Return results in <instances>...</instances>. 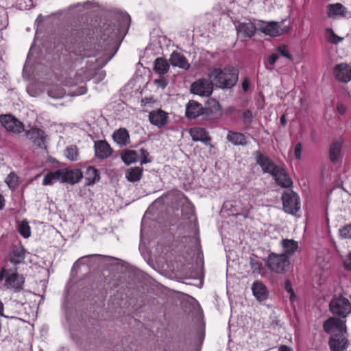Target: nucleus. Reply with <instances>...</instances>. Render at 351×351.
Returning <instances> with one entry per match:
<instances>
[{
    "mask_svg": "<svg viewBox=\"0 0 351 351\" xmlns=\"http://www.w3.org/2000/svg\"><path fill=\"white\" fill-rule=\"evenodd\" d=\"M239 69L233 66L213 69L208 76L215 85L220 88H231L239 80Z\"/></svg>",
    "mask_w": 351,
    "mask_h": 351,
    "instance_id": "obj_1",
    "label": "nucleus"
},
{
    "mask_svg": "<svg viewBox=\"0 0 351 351\" xmlns=\"http://www.w3.org/2000/svg\"><path fill=\"white\" fill-rule=\"evenodd\" d=\"M82 36L86 35L83 40L79 43L74 49V53L82 58L95 57L97 53V44L93 36V32L89 29H82Z\"/></svg>",
    "mask_w": 351,
    "mask_h": 351,
    "instance_id": "obj_2",
    "label": "nucleus"
},
{
    "mask_svg": "<svg viewBox=\"0 0 351 351\" xmlns=\"http://www.w3.org/2000/svg\"><path fill=\"white\" fill-rule=\"evenodd\" d=\"M4 281L3 287L7 289H13L15 292L23 290L25 278L18 273V269H6L3 267L0 270V281Z\"/></svg>",
    "mask_w": 351,
    "mask_h": 351,
    "instance_id": "obj_3",
    "label": "nucleus"
},
{
    "mask_svg": "<svg viewBox=\"0 0 351 351\" xmlns=\"http://www.w3.org/2000/svg\"><path fill=\"white\" fill-rule=\"evenodd\" d=\"M328 307L331 314L339 318L346 319L351 314V302L341 294L334 295Z\"/></svg>",
    "mask_w": 351,
    "mask_h": 351,
    "instance_id": "obj_4",
    "label": "nucleus"
},
{
    "mask_svg": "<svg viewBox=\"0 0 351 351\" xmlns=\"http://www.w3.org/2000/svg\"><path fill=\"white\" fill-rule=\"evenodd\" d=\"M290 264L289 257L286 254L271 252L265 261V266L273 272L283 274Z\"/></svg>",
    "mask_w": 351,
    "mask_h": 351,
    "instance_id": "obj_5",
    "label": "nucleus"
},
{
    "mask_svg": "<svg viewBox=\"0 0 351 351\" xmlns=\"http://www.w3.org/2000/svg\"><path fill=\"white\" fill-rule=\"evenodd\" d=\"M283 210L285 213L295 215L301 208L299 195L292 190L285 191L282 195Z\"/></svg>",
    "mask_w": 351,
    "mask_h": 351,
    "instance_id": "obj_6",
    "label": "nucleus"
},
{
    "mask_svg": "<svg viewBox=\"0 0 351 351\" xmlns=\"http://www.w3.org/2000/svg\"><path fill=\"white\" fill-rule=\"evenodd\" d=\"M97 71V60H88L84 66L77 71L74 77L75 83L90 80L96 75Z\"/></svg>",
    "mask_w": 351,
    "mask_h": 351,
    "instance_id": "obj_7",
    "label": "nucleus"
},
{
    "mask_svg": "<svg viewBox=\"0 0 351 351\" xmlns=\"http://www.w3.org/2000/svg\"><path fill=\"white\" fill-rule=\"evenodd\" d=\"M282 23L278 22H262L258 27L259 30L265 34L272 37H276L284 33H287L290 30L289 26L282 27Z\"/></svg>",
    "mask_w": 351,
    "mask_h": 351,
    "instance_id": "obj_8",
    "label": "nucleus"
},
{
    "mask_svg": "<svg viewBox=\"0 0 351 351\" xmlns=\"http://www.w3.org/2000/svg\"><path fill=\"white\" fill-rule=\"evenodd\" d=\"M323 329L327 334H331L335 331L339 333H346L347 326L346 319L339 318L337 316H332L324 321Z\"/></svg>",
    "mask_w": 351,
    "mask_h": 351,
    "instance_id": "obj_9",
    "label": "nucleus"
},
{
    "mask_svg": "<svg viewBox=\"0 0 351 351\" xmlns=\"http://www.w3.org/2000/svg\"><path fill=\"white\" fill-rule=\"evenodd\" d=\"M256 163L261 167L264 173L271 176L280 165H277L269 157L257 150L253 153Z\"/></svg>",
    "mask_w": 351,
    "mask_h": 351,
    "instance_id": "obj_10",
    "label": "nucleus"
},
{
    "mask_svg": "<svg viewBox=\"0 0 351 351\" xmlns=\"http://www.w3.org/2000/svg\"><path fill=\"white\" fill-rule=\"evenodd\" d=\"M213 84L212 80L202 78L191 84V90L193 94L200 96H209L213 90Z\"/></svg>",
    "mask_w": 351,
    "mask_h": 351,
    "instance_id": "obj_11",
    "label": "nucleus"
},
{
    "mask_svg": "<svg viewBox=\"0 0 351 351\" xmlns=\"http://www.w3.org/2000/svg\"><path fill=\"white\" fill-rule=\"evenodd\" d=\"M0 122L7 130L13 133L20 134L24 131L23 123L12 114L1 115Z\"/></svg>",
    "mask_w": 351,
    "mask_h": 351,
    "instance_id": "obj_12",
    "label": "nucleus"
},
{
    "mask_svg": "<svg viewBox=\"0 0 351 351\" xmlns=\"http://www.w3.org/2000/svg\"><path fill=\"white\" fill-rule=\"evenodd\" d=\"M346 333H337L332 335L328 340L330 351H345L349 345Z\"/></svg>",
    "mask_w": 351,
    "mask_h": 351,
    "instance_id": "obj_13",
    "label": "nucleus"
},
{
    "mask_svg": "<svg viewBox=\"0 0 351 351\" xmlns=\"http://www.w3.org/2000/svg\"><path fill=\"white\" fill-rule=\"evenodd\" d=\"M271 176L276 184L282 188H289L293 185V181L283 165H280Z\"/></svg>",
    "mask_w": 351,
    "mask_h": 351,
    "instance_id": "obj_14",
    "label": "nucleus"
},
{
    "mask_svg": "<svg viewBox=\"0 0 351 351\" xmlns=\"http://www.w3.org/2000/svg\"><path fill=\"white\" fill-rule=\"evenodd\" d=\"M333 74L335 79L343 83L351 81V66L347 63H339L335 66Z\"/></svg>",
    "mask_w": 351,
    "mask_h": 351,
    "instance_id": "obj_15",
    "label": "nucleus"
},
{
    "mask_svg": "<svg viewBox=\"0 0 351 351\" xmlns=\"http://www.w3.org/2000/svg\"><path fill=\"white\" fill-rule=\"evenodd\" d=\"M95 157L104 160L110 157L113 149L106 140H98L94 143Z\"/></svg>",
    "mask_w": 351,
    "mask_h": 351,
    "instance_id": "obj_16",
    "label": "nucleus"
},
{
    "mask_svg": "<svg viewBox=\"0 0 351 351\" xmlns=\"http://www.w3.org/2000/svg\"><path fill=\"white\" fill-rule=\"evenodd\" d=\"M204 114L209 119L219 117L221 115V110L219 101L215 99H208L204 108Z\"/></svg>",
    "mask_w": 351,
    "mask_h": 351,
    "instance_id": "obj_17",
    "label": "nucleus"
},
{
    "mask_svg": "<svg viewBox=\"0 0 351 351\" xmlns=\"http://www.w3.org/2000/svg\"><path fill=\"white\" fill-rule=\"evenodd\" d=\"M149 120L152 125L162 128L168 123V114L161 109L154 110L149 113Z\"/></svg>",
    "mask_w": 351,
    "mask_h": 351,
    "instance_id": "obj_18",
    "label": "nucleus"
},
{
    "mask_svg": "<svg viewBox=\"0 0 351 351\" xmlns=\"http://www.w3.org/2000/svg\"><path fill=\"white\" fill-rule=\"evenodd\" d=\"M189 134L193 141H201L206 145L213 147L210 143L211 138L206 129L203 128H192L189 130Z\"/></svg>",
    "mask_w": 351,
    "mask_h": 351,
    "instance_id": "obj_19",
    "label": "nucleus"
},
{
    "mask_svg": "<svg viewBox=\"0 0 351 351\" xmlns=\"http://www.w3.org/2000/svg\"><path fill=\"white\" fill-rule=\"evenodd\" d=\"M26 255L25 249L21 246H14L8 254L7 259L14 265L22 263Z\"/></svg>",
    "mask_w": 351,
    "mask_h": 351,
    "instance_id": "obj_20",
    "label": "nucleus"
},
{
    "mask_svg": "<svg viewBox=\"0 0 351 351\" xmlns=\"http://www.w3.org/2000/svg\"><path fill=\"white\" fill-rule=\"evenodd\" d=\"M327 16L331 19L344 18L348 13L347 8L340 3L328 4L326 6Z\"/></svg>",
    "mask_w": 351,
    "mask_h": 351,
    "instance_id": "obj_21",
    "label": "nucleus"
},
{
    "mask_svg": "<svg viewBox=\"0 0 351 351\" xmlns=\"http://www.w3.org/2000/svg\"><path fill=\"white\" fill-rule=\"evenodd\" d=\"M63 171V183L75 184L80 182L83 178V173L79 169H70L68 168L62 169Z\"/></svg>",
    "mask_w": 351,
    "mask_h": 351,
    "instance_id": "obj_22",
    "label": "nucleus"
},
{
    "mask_svg": "<svg viewBox=\"0 0 351 351\" xmlns=\"http://www.w3.org/2000/svg\"><path fill=\"white\" fill-rule=\"evenodd\" d=\"M170 63L173 66H177L184 70L190 67V64L186 57L181 53L174 51L170 56Z\"/></svg>",
    "mask_w": 351,
    "mask_h": 351,
    "instance_id": "obj_23",
    "label": "nucleus"
},
{
    "mask_svg": "<svg viewBox=\"0 0 351 351\" xmlns=\"http://www.w3.org/2000/svg\"><path fill=\"white\" fill-rule=\"evenodd\" d=\"M204 114V107L195 101H190L186 105V116L189 119H195Z\"/></svg>",
    "mask_w": 351,
    "mask_h": 351,
    "instance_id": "obj_24",
    "label": "nucleus"
},
{
    "mask_svg": "<svg viewBox=\"0 0 351 351\" xmlns=\"http://www.w3.org/2000/svg\"><path fill=\"white\" fill-rule=\"evenodd\" d=\"M112 138L121 147L126 146L130 143L129 132L125 128L116 130L112 134Z\"/></svg>",
    "mask_w": 351,
    "mask_h": 351,
    "instance_id": "obj_25",
    "label": "nucleus"
},
{
    "mask_svg": "<svg viewBox=\"0 0 351 351\" xmlns=\"http://www.w3.org/2000/svg\"><path fill=\"white\" fill-rule=\"evenodd\" d=\"M226 139L234 146H245L247 144V137L241 132L229 130Z\"/></svg>",
    "mask_w": 351,
    "mask_h": 351,
    "instance_id": "obj_26",
    "label": "nucleus"
},
{
    "mask_svg": "<svg viewBox=\"0 0 351 351\" xmlns=\"http://www.w3.org/2000/svg\"><path fill=\"white\" fill-rule=\"evenodd\" d=\"M26 135L28 138L32 140L34 143L41 147L45 143V132L38 128H32L26 132Z\"/></svg>",
    "mask_w": 351,
    "mask_h": 351,
    "instance_id": "obj_27",
    "label": "nucleus"
},
{
    "mask_svg": "<svg viewBox=\"0 0 351 351\" xmlns=\"http://www.w3.org/2000/svg\"><path fill=\"white\" fill-rule=\"evenodd\" d=\"M253 295L259 302L265 301L268 297L266 287L260 281H256L252 287Z\"/></svg>",
    "mask_w": 351,
    "mask_h": 351,
    "instance_id": "obj_28",
    "label": "nucleus"
},
{
    "mask_svg": "<svg viewBox=\"0 0 351 351\" xmlns=\"http://www.w3.org/2000/svg\"><path fill=\"white\" fill-rule=\"evenodd\" d=\"M62 171L63 170H62V169H60L47 173L43 180V185H52L53 184L58 181H60V182L63 183Z\"/></svg>",
    "mask_w": 351,
    "mask_h": 351,
    "instance_id": "obj_29",
    "label": "nucleus"
},
{
    "mask_svg": "<svg viewBox=\"0 0 351 351\" xmlns=\"http://www.w3.org/2000/svg\"><path fill=\"white\" fill-rule=\"evenodd\" d=\"M237 29L239 33L247 38L254 36L256 30L255 24L251 21L239 23Z\"/></svg>",
    "mask_w": 351,
    "mask_h": 351,
    "instance_id": "obj_30",
    "label": "nucleus"
},
{
    "mask_svg": "<svg viewBox=\"0 0 351 351\" xmlns=\"http://www.w3.org/2000/svg\"><path fill=\"white\" fill-rule=\"evenodd\" d=\"M342 146V141H335L331 143L329 149V158L332 163H335L340 158Z\"/></svg>",
    "mask_w": 351,
    "mask_h": 351,
    "instance_id": "obj_31",
    "label": "nucleus"
},
{
    "mask_svg": "<svg viewBox=\"0 0 351 351\" xmlns=\"http://www.w3.org/2000/svg\"><path fill=\"white\" fill-rule=\"evenodd\" d=\"M86 184L90 186L98 182L100 179L99 171L93 166H89L86 168L84 173Z\"/></svg>",
    "mask_w": 351,
    "mask_h": 351,
    "instance_id": "obj_32",
    "label": "nucleus"
},
{
    "mask_svg": "<svg viewBox=\"0 0 351 351\" xmlns=\"http://www.w3.org/2000/svg\"><path fill=\"white\" fill-rule=\"evenodd\" d=\"M169 69V64L164 58H157L154 62L153 70L156 73L162 75L168 72Z\"/></svg>",
    "mask_w": 351,
    "mask_h": 351,
    "instance_id": "obj_33",
    "label": "nucleus"
},
{
    "mask_svg": "<svg viewBox=\"0 0 351 351\" xmlns=\"http://www.w3.org/2000/svg\"><path fill=\"white\" fill-rule=\"evenodd\" d=\"M143 169L140 167L129 168L125 173V178L129 182H135L139 181L143 176Z\"/></svg>",
    "mask_w": 351,
    "mask_h": 351,
    "instance_id": "obj_34",
    "label": "nucleus"
},
{
    "mask_svg": "<svg viewBox=\"0 0 351 351\" xmlns=\"http://www.w3.org/2000/svg\"><path fill=\"white\" fill-rule=\"evenodd\" d=\"M282 246L285 252L283 254H286L289 257L297 251L298 243L293 239H285L282 241Z\"/></svg>",
    "mask_w": 351,
    "mask_h": 351,
    "instance_id": "obj_35",
    "label": "nucleus"
},
{
    "mask_svg": "<svg viewBox=\"0 0 351 351\" xmlns=\"http://www.w3.org/2000/svg\"><path fill=\"white\" fill-rule=\"evenodd\" d=\"M8 186L11 190H14L19 185V176L14 172H10L5 180Z\"/></svg>",
    "mask_w": 351,
    "mask_h": 351,
    "instance_id": "obj_36",
    "label": "nucleus"
},
{
    "mask_svg": "<svg viewBox=\"0 0 351 351\" xmlns=\"http://www.w3.org/2000/svg\"><path fill=\"white\" fill-rule=\"evenodd\" d=\"M137 158L138 154L133 150L125 151L121 154L123 161L127 165L136 162L137 160Z\"/></svg>",
    "mask_w": 351,
    "mask_h": 351,
    "instance_id": "obj_37",
    "label": "nucleus"
},
{
    "mask_svg": "<svg viewBox=\"0 0 351 351\" xmlns=\"http://www.w3.org/2000/svg\"><path fill=\"white\" fill-rule=\"evenodd\" d=\"M65 156L71 161H76L79 157V153L77 146L71 145L66 148Z\"/></svg>",
    "mask_w": 351,
    "mask_h": 351,
    "instance_id": "obj_38",
    "label": "nucleus"
},
{
    "mask_svg": "<svg viewBox=\"0 0 351 351\" xmlns=\"http://www.w3.org/2000/svg\"><path fill=\"white\" fill-rule=\"evenodd\" d=\"M326 34L327 40L330 43L338 44L343 40V37L337 36L331 28L326 29Z\"/></svg>",
    "mask_w": 351,
    "mask_h": 351,
    "instance_id": "obj_39",
    "label": "nucleus"
},
{
    "mask_svg": "<svg viewBox=\"0 0 351 351\" xmlns=\"http://www.w3.org/2000/svg\"><path fill=\"white\" fill-rule=\"evenodd\" d=\"M241 118L245 125V129H250L251 125L253 121L252 112L250 110H245L243 112Z\"/></svg>",
    "mask_w": 351,
    "mask_h": 351,
    "instance_id": "obj_40",
    "label": "nucleus"
},
{
    "mask_svg": "<svg viewBox=\"0 0 351 351\" xmlns=\"http://www.w3.org/2000/svg\"><path fill=\"white\" fill-rule=\"evenodd\" d=\"M19 232L21 234V236H23L24 238H28L30 237L31 234V230H30V226H29L27 221H23L19 225Z\"/></svg>",
    "mask_w": 351,
    "mask_h": 351,
    "instance_id": "obj_41",
    "label": "nucleus"
},
{
    "mask_svg": "<svg viewBox=\"0 0 351 351\" xmlns=\"http://www.w3.org/2000/svg\"><path fill=\"white\" fill-rule=\"evenodd\" d=\"M250 265L253 273L261 274L263 269V263L255 258H250Z\"/></svg>",
    "mask_w": 351,
    "mask_h": 351,
    "instance_id": "obj_42",
    "label": "nucleus"
},
{
    "mask_svg": "<svg viewBox=\"0 0 351 351\" xmlns=\"http://www.w3.org/2000/svg\"><path fill=\"white\" fill-rule=\"evenodd\" d=\"M276 50H277V51L278 53H280V54L282 56L285 57V58H288L290 60H293V56L289 53L288 47H287V45H279L276 48Z\"/></svg>",
    "mask_w": 351,
    "mask_h": 351,
    "instance_id": "obj_43",
    "label": "nucleus"
},
{
    "mask_svg": "<svg viewBox=\"0 0 351 351\" xmlns=\"http://www.w3.org/2000/svg\"><path fill=\"white\" fill-rule=\"evenodd\" d=\"M140 158H141V164H147L148 162H152V158H149V153L145 148H141L140 150Z\"/></svg>",
    "mask_w": 351,
    "mask_h": 351,
    "instance_id": "obj_44",
    "label": "nucleus"
},
{
    "mask_svg": "<svg viewBox=\"0 0 351 351\" xmlns=\"http://www.w3.org/2000/svg\"><path fill=\"white\" fill-rule=\"evenodd\" d=\"M285 289L288 293H289V299L291 301H293L295 298L294 291L292 288V284L290 280L287 279L285 281Z\"/></svg>",
    "mask_w": 351,
    "mask_h": 351,
    "instance_id": "obj_45",
    "label": "nucleus"
},
{
    "mask_svg": "<svg viewBox=\"0 0 351 351\" xmlns=\"http://www.w3.org/2000/svg\"><path fill=\"white\" fill-rule=\"evenodd\" d=\"M340 236L343 239H351V224L346 225L339 230Z\"/></svg>",
    "mask_w": 351,
    "mask_h": 351,
    "instance_id": "obj_46",
    "label": "nucleus"
},
{
    "mask_svg": "<svg viewBox=\"0 0 351 351\" xmlns=\"http://www.w3.org/2000/svg\"><path fill=\"white\" fill-rule=\"evenodd\" d=\"M154 83L158 87H160L162 89H164L167 86L168 81H167V80L165 77L160 76V78L156 79L154 80Z\"/></svg>",
    "mask_w": 351,
    "mask_h": 351,
    "instance_id": "obj_47",
    "label": "nucleus"
},
{
    "mask_svg": "<svg viewBox=\"0 0 351 351\" xmlns=\"http://www.w3.org/2000/svg\"><path fill=\"white\" fill-rule=\"evenodd\" d=\"M344 268L348 271H351V252L348 253L346 259L343 261Z\"/></svg>",
    "mask_w": 351,
    "mask_h": 351,
    "instance_id": "obj_48",
    "label": "nucleus"
},
{
    "mask_svg": "<svg viewBox=\"0 0 351 351\" xmlns=\"http://www.w3.org/2000/svg\"><path fill=\"white\" fill-rule=\"evenodd\" d=\"M279 56L277 53H272L267 57V62L269 65L274 66Z\"/></svg>",
    "mask_w": 351,
    "mask_h": 351,
    "instance_id": "obj_49",
    "label": "nucleus"
},
{
    "mask_svg": "<svg viewBox=\"0 0 351 351\" xmlns=\"http://www.w3.org/2000/svg\"><path fill=\"white\" fill-rule=\"evenodd\" d=\"M302 146L300 143H298L295 147L294 155L297 159L301 158Z\"/></svg>",
    "mask_w": 351,
    "mask_h": 351,
    "instance_id": "obj_50",
    "label": "nucleus"
},
{
    "mask_svg": "<svg viewBox=\"0 0 351 351\" xmlns=\"http://www.w3.org/2000/svg\"><path fill=\"white\" fill-rule=\"evenodd\" d=\"M250 80L248 78H245L243 80V81L242 82V88L244 92H247L250 88Z\"/></svg>",
    "mask_w": 351,
    "mask_h": 351,
    "instance_id": "obj_51",
    "label": "nucleus"
},
{
    "mask_svg": "<svg viewBox=\"0 0 351 351\" xmlns=\"http://www.w3.org/2000/svg\"><path fill=\"white\" fill-rule=\"evenodd\" d=\"M337 111L339 114H343L346 112V108L344 105L338 104L337 106Z\"/></svg>",
    "mask_w": 351,
    "mask_h": 351,
    "instance_id": "obj_52",
    "label": "nucleus"
},
{
    "mask_svg": "<svg viewBox=\"0 0 351 351\" xmlns=\"http://www.w3.org/2000/svg\"><path fill=\"white\" fill-rule=\"evenodd\" d=\"M278 351H293V350L288 346L281 345L278 348Z\"/></svg>",
    "mask_w": 351,
    "mask_h": 351,
    "instance_id": "obj_53",
    "label": "nucleus"
},
{
    "mask_svg": "<svg viewBox=\"0 0 351 351\" xmlns=\"http://www.w3.org/2000/svg\"><path fill=\"white\" fill-rule=\"evenodd\" d=\"M3 310H4V305H3V302H1V300H0V317H8V316L3 313Z\"/></svg>",
    "mask_w": 351,
    "mask_h": 351,
    "instance_id": "obj_54",
    "label": "nucleus"
},
{
    "mask_svg": "<svg viewBox=\"0 0 351 351\" xmlns=\"http://www.w3.org/2000/svg\"><path fill=\"white\" fill-rule=\"evenodd\" d=\"M5 199L3 196L0 194V210H3L5 207Z\"/></svg>",
    "mask_w": 351,
    "mask_h": 351,
    "instance_id": "obj_55",
    "label": "nucleus"
},
{
    "mask_svg": "<svg viewBox=\"0 0 351 351\" xmlns=\"http://www.w3.org/2000/svg\"><path fill=\"white\" fill-rule=\"evenodd\" d=\"M280 121V123H281L282 125H286L287 120H286V118H285V115L281 116Z\"/></svg>",
    "mask_w": 351,
    "mask_h": 351,
    "instance_id": "obj_56",
    "label": "nucleus"
},
{
    "mask_svg": "<svg viewBox=\"0 0 351 351\" xmlns=\"http://www.w3.org/2000/svg\"><path fill=\"white\" fill-rule=\"evenodd\" d=\"M80 89L82 90V91L80 92V94H84V93H86V92L87 90L86 87H81Z\"/></svg>",
    "mask_w": 351,
    "mask_h": 351,
    "instance_id": "obj_57",
    "label": "nucleus"
},
{
    "mask_svg": "<svg viewBox=\"0 0 351 351\" xmlns=\"http://www.w3.org/2000/svg\"><path fill=\"white\" fill-rule=\"evenodd\" d=\"M182 195L186 199V200L189 201L188 197L184 193H182Z\"/></svg>",
    "mask_w": 351,
    "mask_h": 351,
    "instance_id": "obj_58",
    "label": "nucleus"
},
{
    "mask_svg": "<svg viewBox=\"0 0 351 351\" xmlns=\"http://www.w3.org/2000/svg\"><path fill=\"white\" fill-rule=\"evenodd\" d=\"M49 95L51 97H54V96L52 95V90L49 91Z\"/></svg>",
    "mask_w": 351,
    "mask_h": 351,
    "instance_id": "obj_59",
    "label": "nucleus"
},
{
    "mask_svg": "<svg viewBox=\"0 0 351 351\" xmlns=\"http://www.w3.org/2000/svg\"><path fill=\"white\" fill-rule=\"evenodd\" d=\"M265 64H266L265 62ZM265 68L269 69L267 65H265Z\"/></svg>",
    "mask_w": 351,
    "mask_h": 351,
    "instance_id": "obj_60",
    "label": "nucleus"
},
{
    "mask_svg": "<svg viewBox=\"0 0 351 351\" xmlns=\"http://www.w3.org/2000/svg\"><path fill=\"white\" fill-rule=\"evenodd\" d=\"M350 298L351 299V295H350Z\"/></svg>",
    "mask_w": 351,
    "mask_h": 351,
    "instance_id": "obj_61",
    "label": "nucleus"
}]
</instances>
